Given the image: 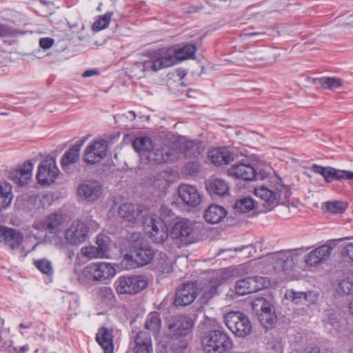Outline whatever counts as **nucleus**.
Segmentation results:
<instances>
[{
	"mask_svg": "<svg viewBox=\"0 0 353 353\" xmlns=\"http://www.w3.org/2000/svg\"><path fill=\"white\" fill-rule=\"evenodd\" d=\"M254 194L261 200L265 210L270 211L279 203H286L292 192L290 188L283 184L280 179H276L275 182L271 181L254 188Z\"/></svg>",
	"mask_w": 353,
	"mask_h": 353,
	"instance_id": "f257e3e1",
	"label": "nucleus"
},
{
	"mask_svg": "<svg viewBox=\"0 0 353 353\" xmlns=\"http://www.w3.org/2000/svg\"><path fill=\"white\" fill-rule=\"evenodd\" d=\"M154 252L142 240L135 241L130 247V253L126 254L122 265L127 269H133L148 264L154 258Z\"/></svg>",
	"mask_w": 353,
	"mask_h": 353,
	"instance_id": "f03ea898",
	"label": "nucleus"
},
{
	"mask_svg": "<svg viewBox=\"0 0 353 353\" xmlns=\"http://www.w3.org/2000/svg\"><path fill=\"white\" fill-rule=\"evenodd\" d=\"M201 344L206 353H228L233 346L229 335L220 330L206 332L202 338Z\"/></svg>",
	"mask_w": 353,
	"mask_h": 353,
	"instance_id": "7ed1b4c3",
	"label": "nucleus"
},
{
	"mask_svg": "<svg viewBox=\"0 0 353 353\" xmlns=\"http://www.w3.org/2000/svg\"><path fill=\"white\" fill-rule=\"evenodd\" d=\"M114 267L107 262H94L83 268L81 278L87 282H103L114 276Z\"/></svg>",
	"mask_w": 353,
	"mask_h": 353,
	"instance_id": "20e7f679",
	"label": "nucleus"
},
{
	"mask_svg": "<svg viewBox=\"0 0 353 353\" xmlns=\"http://www.w3.org/2000/svg\"><path fill=\"white\" fill-rule=\"evenodd\" d=\"M165 68L174 65L177 61L195 59L196 47L193 44H187L181 48L172 46L168 48L159 49Z\"/></svg>",
	"mask_w": 353,
	"mask_h": 353,
	"instance_id": "39448f33",
	"label": "nucleus"
},
{
	"mask_svg": "<svg viewBox=\"0 0 353 353\" xmlns=\"http://www.w3.org/2000/svg\"><path fill=\"white\" fill-rule=\"evenodd\" d=\"M177 145L169 141L161 145L154 144L145 159L148 162L157 164L173 162L177 160Z\"/></svg>",
	"mask_w": 353,
	"mask_h": 353,
	"instance_id": "423d86ee",
	"label": "nucleus"
},
{
	"mask_svg": "<svg viewBox=\"0 0 353 353\" xmlns=\"http://www.w3.org/2000/svg\"><path fill=\"white\" fill-rule=\"evenodd\" d=\"M143 225L145 232L155 243H163L170 236L168 226L159 216L150 215L144 217Z\"/></svg>",
	"mask_w": 353,
	"mask_h": 353,
	"instance_id": "0eeeda50",
	"label": "nucleus"
},
{
	"mask_svg": "<svg viewBox=\"0 0 353 353\" xmlns=\"http://www.w3.org/2000/svg\"><path fill=\"white\" fill-rule=\"evenodd\" d=\"M170 238L179 245L193 243L196 239L194 224L188 219L176 221L170 231Z\"/></svg>",
	"mask_w": 353,
	"mask_h": 353,
	"instance_id": "6e6552de",
	"label": "nucleus"
},
{
	"mask_svg": "<svg viewBox=\"0 0 353 353\" xmlns=\"http://www.w3.org/2000/svg\"><path fill=\"white\" fill-rule=\"evenodd\" d=\"M224 319L228 329L237 336L245 337L252 330L249 318L240 312H230Z\"/></svg>",
	"mask_w": 353,
	"mask_h": 353,
	"instance_id": "1a4fd4ad",
	"label": "nucleus"
},
{
	"mask_svg": "<svg viewBox=\"0 0 353 353\" xmlns=\"http://www.w3.org/2000/svg\"><path fill=\"white\" fill-rule=\"evenodd\" d=\"M303 252V248L283 250L272 254L269 258L275 262L274 265L275 270L286 272L298 263L299 256Z\"/></svg>",
	"mask_w": 353,
	"mask_h": 353,
	"instance_id": "9d476101",
	"label": "nucleus"
},
{
	"mask_svg": "<svg viewBox=\"0 0 353 353\" xmlns=\"http://www.w3.org/2000/svg\"><path fill=\"white\" fill-rule=\"evenodd\" d=\"M115 285L119 294H136L147 287L148 281L143 276H123Z\"/></svg>",
	"mask_w": 353,
	"mask_h": 353,
	"instance_id": "9b49d317",
	"label": "nucleus"
},
{
	"mask_svg": "<svg viewBox=\"0 0 353 353\" xmlns=\"http://www.w3.org/2000/svg\"><path fill=\"white\" fill-rule=\"evenodd\" d=\"M59 173V170L55 159L52 157H47L39 163L37 179L41 185H50L55 181Z\"/></svg>",
	"mask_w": 353,
	"mask_h": 353,
	"instance_id": "f8f14e48",
	"label": "nucleus"
},
{
	"mask_svg": "<svg viewBox=\"0 0 353 353\" xmlns=\"http://www.w3.org/2000/svg\"><path fill=\"white\" fill-rule=\"evenodd\" d=\"M252 305L254 310L259 312L258 319L264 327H272L276 323L277 316L275 311L273 307L265 299H256L252 302Z\"/></svg>",
	"mask_w": 353,
	"mask_h": 353,
	"instance_id": "ddd939ff",
	"label": "nucleus"
},
{
	"mask_svg": "<svg viewBox=\"0 0 353 353\" xmlns=\"http://www.w3.org/2000/svg\"><path fill=\"white\" fill-rule=\"evenodd\" d=\"M165 68L160 56L159 50L150 53L149 59L139 61L134 63L133 71L134 75L138 78H141L146 72H157L159 70Z\"/></svg>",
	"mask_w": 353,
	"mask_h": 353,
	"instance_id": "4468645a",
	"label": "nucleus"
},
{
	"mask_svg": "<svg viewBox=\"0 0 353 353\" xmlns=\"http://www.w3.org/2000/svg\"><path fill=\"white\" fill-rule=\"evenodd\" d=\"M269 280L263 276L247 277L239 279L235 284V292L239 295L253 293L269 285Z\"/></svg>",
	"mask_w": 353,
	"mask_h": 353,
	"instance_id": "2eb2a0df",
	"label": "nucleus"
},
{
	"mask_svg": "<svg viewBox=\"0 0 353 353\" xmlns=\"http://www.w3.org/2000/svg\"><path fill=\"white\" fill-rule=\"evenodd\" d=\"M108 142L103 139L92 141L85 148L83 160L89 164H96L107 156Z\"/></svg>",
	"mask_w": 353,
	"mask_h": 353,
	"instance_id": "dca6fc26",
	"label": "nucleus"
},
{
	"mask_svg": "<svg viewBox=\"0 0 353 353\" xmlns=\"http://www.w3.org/2000/svg\"><path fill=\"white\" fill-rule=\"evenodd\" d=\"M97 246L89 245L81 248V254L89 259L109 258V238L103 234L97 237Z\"/></svg>",
	"mask_w": 353,
	"mask_h": 353,
	"instance_id": "f3484780",
	"label": "nucleus"
},
{
	"mask_svg": "<svg viewBox=\"0 0 353 353\" xmlns=\"http://www.w3.org/2000/svg\"><path fill=\"white\" fill-rule=\"evenodd\" d=\"M88 232L89 227L85 223L75 221L65 230V239L70 244L78 245L86 241Z\"/></svg>",
	"mask_w": 353,
	"mask_h": 353,
	"instance_id": "a211bd4d",
	"label": "nucleus"
},
{
	"mask_svg": "<svg viewBox=\"0 0 353 353\" xmlns=\"http://www.w3.org/2000/svg\"><path fill=\"white\" fill-rule=\"evenodd\" d=\"M33 167L34 165L30 161H25L9 172V179L18 186H25L32 177Z\"/></svg>",
	"mask_w": 353,
	"mask_h": 353,
	"instance_id": "6ab92c4d",
	"label": "nucleus"
},
{
	"mask_svg": "<svg viewBox=\"0 0 353 353\" xmlns=\"http://www.w3.org/2000/svg\"><path fill=\"white\" fill-rule=\"evenodd\" d=\"M197 296V287L194 283L182 285L176 292L174 303L176 306L190 304Z\"/></svg>",
	"mask_w": 353,
	"mask_h": 353,
	"instance_id": "aec40b11",
	"label": "nucleus"
},
{
	"mask_svg": "<svg viewBox=\"0 0 353 353\" xmlns=\"http://www.w3.org/2000/svg\"><path fill=\"white\" fill-rule=\"evenodd\" d=\"M223 276L219 272H214L208 279L207 283L201 288V299L207 303L211 298L218 294L217 288L222 283Z\"/></svg>",
	"mask_w": 353,
	"mask_h": 353,
	"instance_id": "412c9836",
	"label": "nucleus"
},
{
	"mask_svg": "<svg viewBox=\"0 0 353 353\" xmlns=\"http://www.w3.org/2000/svg\"><path fill=\"white\" fill-rule=\"evenodd\" d=\"M23 236L22 233L14 228L0 225V243L4 244L12 250L19 248Z\"/></svg>",
	"mask_w": 353,
	"mask_h": 353,
	"instance_id": "4be33fe9",
	"label": "nucleus"
},
{
	"mask_svg": "<svg viewBox=\"0 0 353 353\" xmlns=\"http://www.w3.org/2000/svg\"><path fill=\"white\" fill-rule=\"evenodd\" d=\"M178 194L183 202L187 205L194 207L201 202L202 196L194 185H181L178 188Z\"/></svg>",
	"mask_w": 353,
	"mask_h": 353,
	"instance_id": "5701e85b",
	"label": "nucleus"
},
{
	"mask_svg": "<svg viewBox=\"0 0 353 353\" xmlns=\"http://www.w3.org/2000/svg\"><path fill=\"white\" fill-rule=\"evenodd\" d=\"M193 322L187 316H180L169 321L168 327L173 335L181 336L187 335L192 327Z\"/></svg>",
	"mask_w": 353,
	"mask_h": 353,
	"instance_id": "b1692460",
	"label": "nucleus"
},
{
	"mask_svg": "<svg viewBox=\"0 0 353 353\" xmlns=\"http://www.w3.org/2000/svg\"><path fill=\"white\" fill-rule=\"evenodd\" d=\"M332 248L327 244L322 245L305 255L304 261L310 266H316L328 259Z\"/></svg>",
	"mask_w": 353,
	"mask_h": 353,
	"instance_id": "393cba45",
	"label": "nucleus"
},
{
	"mask_svg": "<svg viewBox=\"0 0 353 353\" xmlns=\"http://www.w3.org/2000/svg\"><path fill=\"white\" fill-rule=\"evenodd\" d=\"M176 143L178 157L177 159L183 156L186 159H197L201 153V148L198 141L189 140L184 143L173 142Z\"/></svg>",
	"mask_w": 353,
	"mask_h": 353,
	"instance_id": "a878e982",
	"label": "nucleus"
},
{
	"mask_svg": "<svg viewBox=\"0 0 353 353\" xmlns=\"http://www.w3.org/2000/svg\"><path fill=\"white\" fill-rule=\"evenodd\" d=\"M143 209L141 206L132 203L121 204L118 209L119 216L128 222H136L143 217Z\"/></svg>",
	"mask_w": 353,
	"mask_h": 353,
	"instance_id": "bb28decb",
	"label": "nucleus"
},
{
	"mask_svg": "<svg viewBox=\"0 0 353 353\" xmlns=\"http://www.w3.org/2000/svg\"><path fill=\"white\" fill-rule=\"evenodd\" d=\"M228 174L235 179L250 181L256 176L255 169L250 163H236L228 170Z\"/></svg>",
	"mask_w": 353,
	"mask_h": 353,
	"instance_id": "cd10ccee",
	"label": "nucleus"
},
{
	"mask_svg": "<svg viewBox=\"0 0 353 353\" xmlns=\"http://www.w3.org/2000/svg\"><path fill=\"white\" fill-rule=\"evenodd\" d=\"M77 192L79 196L93 201L100 196L101 187L97 181H87L79 185Z\"/></svg>",
	"mask_w": 353,
	"mask_h": 353,
	"instance_id": "c85d7f7f",
	"label": "nucleus"
},
{
	"mask_svg": "<svg viewBox=\"0 0 353 353\" xmlns=\"http://www.w3.org/2000/svg\"><path fill=\"white\" fill-rule=\"evenodd\" d=\"M209 159L216 165L228 164L234 160L235 155L227 148H213L208 151Z\"/></svg>",
	"mask_w": 353,
	"mask_h": 353,
	"instance_id": "c756f323",
	"label": "nucleus"
},
{
	"mask_svg": "<svg viewBox=\"0 0 353 353\" xmlns=\"http://www.w3.org/2000/svg\"><path fill=\"white\" fill-rule=\"evenodd\" d=\"M83 144V141L77 142L64 152L61 160V165L63 170H68L71 165L79 161Z\"/></svg>",
	"mask_w": 353,
	"mask_h": 353,
	"instance_id": "7c9ffc66",
	"label": "nucleus"
},
{
	"mask_svg": "<svg viewBox=\"0 0 353 353\" xmlns=\"http://www.w3.org/2000/svg\"><path fill=\"white\" fill-rule=\"evenodd\" d=\"M113 330L105 327L99 329L96 341L104 350V353H113Z\"/></svg>",
	"mask_w": 353,
	"mask_h": 353,
	"instance_id": "2f4dec72",
	"label": "nucleus"
},
{
	"mask_svg": "<svg viewBox=\"0 0 353 353\" xmlns=\"http://www.w3.org/2000/svg\"><path fill=\"white\" fill-rule=\"evenodd\" d=\"M134 353H153L150 336L144 332H138L134 339Z\"/></svg>",
	"mask_w": 353,
	"mask_h": 353,
	"instance_id": "473e14b6",
	"label": "nucleus"
},
{
	"mask_svg": "<svg viewBox=\"0 0 353 353\" xmlns=\"http://www.w3.org/2000/svg\"><path fill=\"white\" fill-rule=\"evenodd\" d=\"M226 210L219 205H211L205 211L204 218L205 221L211 224H216L221 222L226 216Z\"/></svg>",
	"mask_w": 353,
	"mask_h": 353,
	"instance_id": "72a5a7b5",
	"label": "nucleus"
},
{
	"mask_svg": "<svg viewBox=\"0 0 353 353\" xmlns=\"http://www.w3.org/2000/svg\"><path fill=\"white\" fill-rule=\"evenodd\" d=\"M153 145L151 139L145 137H138L132 142L133 148L143 159L146 158Z\"/></svg>",
	"mask_w": 353,
	"mask_h": 353,
	"instance_id": "f704fd0d",
	"label": "nucleus"
},
{
	"mask_svg": "<svg viewBox=\"0 0 353 353\" xmlns=\"http://www.w3.org/2000/svg\"><path fill=\"white\" fill-rule=\"evenodd\" d=\"M310 169L311 171L322 175L326 182L330 183L333 180L339 181L338 175H339L340 170H336L330 166L323 167L316 164H314Z\"/></svg>",
	"mask_w": 353,
	"mask_h": 353,
	"instance_id": "c9c22d12",
	"label": "nucleus"
},
{
	"mask_svg": "<svg viewBox=\"0 0 353 353\" xmlns=\"http://www.w3.org/2000/svg\"><path fill=\"white\" fill-rule=\"evenodd\" d=\"M208 188L210 191L219 196H224L229 192L228 184L221 179L211 180L208 185Z\"/></svg>",
	"mask_w": 353,
	"mask_h": 353,
	"instance_id": "e433bc0d",
	"label": "nucleus"
},
{
	"mask_svg": "<svg viewBox=\"0 0 353 353\" xmlns=\"http://www.w3.org/2000/svg\"><path fill=\"white\" fill-rule=\"evenodd\" d=\"M335 290L338 294L342 295L353 294V274L339 281Z\"/></svg>",
	"mask_w": 353,
	"mask_h": 353,
	"instance_id": "4c0bfd02",
	"label": "nucleus"
},
{
	"mask_svg": "<svg viewBox=\"0 0 353 353\" xmlns=\"http://www.w3.org/2000/svg\"><path fill=\"white\" fill-rule=\"evenodd\" d=\"M161 319L158 312H153L150 313L145 322V327L148 330L157 334L161 327Z\"/></svg>",
	"mask_w": 353,
	"mask_h": 353,
	"instance_id": "58836bf2",
	"label": "nucleus"
},
{
	"mask_svg": "<svg viewBox=\"0 0 353 353\" xmlns=\"http://www.w3.org/2000/svg\"><path fill=\"white\" fill-rule=\"evenodd\" d=\"M12 199V187L6 183L0 184V205L3 208L8 206Z\"/></svg>",
	"mask_w": 353,
	"mask_h": 353,
	"instance_id": "ea45409f",
	"label": "nucleus"
},
{
	"mask_svg": "<svg viewBox=\"0 0 353 353\" xmlns=\"http://www.w3.org/2000/svg\"><path fill=\"white\" fill-rule=\"evenodd\" d=\"M255 208V201L249 197H245L237 201L234 206L236 212L247 213Z\"/></svg>",
	"mask_w": 353,
	"mask_h": 353,
	"instance_id": "a19ab883",
	"label": "nucleus"
},
{
	"mask_svg": "<svg viewBox=\"0 0 353 353\" xmlns=\"http://www.w3.org/2000/svg\"><path fill=\"white\" fill-rule=\"evenodd\" d=\"M63 221L61 214L53 213L50 214L43 221V227L49 230L57 229Z\"/></svg>",
	"mask_w": 353,
	"mask_h": 353,
	"instance_id": "79ce46f5",
	"label": "nucleus"
},
{
	"mask_svg": "<svg viewBox=\"0 0 353 353\" xmlns=\"http://www.w3.org/2000/svg\"><path fill=\"white\" fill-rule=\"evenodd\" d=\"M34 265L43 274H47L48 276L53 274L54 270L52 263L50 261L46 259L35 260L34 261Z\"/></svg>",
	"mask_w": 353,
	"mask_h": 353,
	"instance_id": "37998d69",
	"label": "nucleus"
},
{
	"mask_svg": "<svg viewBox=\"0 0 353 353\" xmlns=\"http://www.w3.org/2000/svg\"><path fill=\"white\" fill-rule=\"evenodd\" d=\"M111 13H106L104 15L99 16L97 20L92 25V30L100 31L105 29L110 24L111 20Z\"/></svg>",
	"mask_w": 353,
	"mask_h": 353,
	"instance_id": "c03bdc74",
	"label": "nucleus"
},
{
	"mask_svg": "<svg viewBox=\"0 0 353 353\" xmlns=\"http://www.w3.org/2000/svg\"><path fill=\"white\" fill-rule=\"evenodd\" d=\"M321 86L324 88L334 90L342 87L341 79L335 77H322Z\"/></svg>",
	"mask_w": 353,
	"mask_h": 353,
	"instance_id": "a18cd8bd",
	"label": "nucleus"
},
{
	"mask_svg": "<svg viewBox=\"0 0 353 353\" xmlns=\"http://www.w3.org/2000/svg\"><path fill=\"white\" fill-rule=\"evenodd\" d=\"M286 299L296 305H304V292L288 290L285 294Z\"/></svg>",
	"mask_w": 353,
	"mask_h": 353,
	"instance_id": "49530a36",
	"label": "nucleus"
},
{
	"mask_svg": "<svg viewBox=\"0 0 353 353\" xmlns=\"http://www.w3.org/2000/svg\"><path fill=\"white\" fill-rule=\"evenodd\" d=\"M347 207V203L343 201H331L326 203V209L334 214H342Z\"/></svg>",
	"mask_w": 353,
	"mask_h": 353,
	"instance_id": "de8ad7c7",
	"label": "nucleus"
},
{
	"mask_svg": "<svg viewBox=\"0 0 353 353\" xmlns=\"http://www.w3.org/2000/svg\"><path fill=\"white\" fill-rule=\"evenodd\" d=\"M171 265V259H168L165 254H163V257H162V259L158 263V265H159L158 268L161 272L168 273L170 272L172 269Z\"/></svg>",
	"mask_w": 353,
	"mask_h": 353,
	"instance_id": "09e8293b",
	"label": "nucleus"
},
{
	"mask_svg": "<svg viewBox=\"0 0 353 353\" xmlns=\"http://www.w3.org/2000/svg\"><path fill=\"white\" fill-rule=\"evenodd\" d=\"M323 321L325 325L330 324L334 327H338V317L337 315L333 312L329 311L326 312Z\"/></svg>",
	"mask_w": 353,
	"mask_h": 353,
	"instance_id": "8fccbe9b",
	"label": "nucleus"
},
{
	"mask_svg": "<svg viewBox=\"0 0 353 353\" xmlns=\"http://www.w3.org/2000/svg\"><path fill=\"white\" fill-rule=\"evenodd\" d=\"M200 163L197 160L189 161L185 165V170L189 174L193 175L199 172L200 170Z\"/></svg>",
	"mask_w": 353,
	"mask_h": 353,
	"instance_id": "3c124183",
	"label": "nucleus"
},
{
	"mask_svg": "<svg viewBox=\"0 0 353 353\" xmlns=\"http://www.w3.org/2000/svg\"><path fill=\"white\" fill-rule=\"evenodd\" d=\"M342 255L345 257V260L349 259L352 263V272L353 274V243H350L346 245L343 252Z\"/></svg>",
	"mask_w": 353,
	"mask_h": 353,
	"instance_id": "603ef678",
	"label": "nucleus"
},
{
	"mask_svg": "<svg viewBox=\"0 0 353 353\" xmlns=\"http://www.w3.org/2000/svg\"><path fill=\"white\" fill-rule=\"evenodd\" d=\"M318 300V294L314 292H304V305L315 303Z\"/></svg>",
	"mask_w": 353,
	"mask_h": 353,
	"instance_id": "864d4df0",
	"label": "nucleus"
},
{
	"mask_svg": "<svg viewBox=\"0 0 353 353\" xmlns=\"http://www.w3.org/2000/svg\"><path fill=\"white\" fill-rule=\"evenodd\" d=\"M179 345L176 343H174L172 345V350L174 353H183V352L187 348L188 344L185 341H179Z\"/></svg>",
	"mask_w": 353,
	"mask_h": 353,
	"instance_id": "5fc2aeb1",
	"label": "nucleus"
},
{
	"mask_svg": "<svg viewBox=\"0 0 353 353\" xmlns=\"http://www.w3.org/2000/svg\"><path fill=\"white\" fill-rule=\"evenodd\" d=\"M320 350L317 347H307L302 349H293L290 353H319Z\"/></svg>",
	"mask_w": 353,
	"mask_h": 353,
	"instance_id": "6e6d98bb",
	"label": "nucleus"
},
{
	"mask_svg": "<svg viewBox=\"0 0 353 353\" xmlns=\"http://www.w3.org/2000/svg\"><path fill=\"white\" fill-rule=\"evenodd\" d=\"M339 181L342 179H346L350 181H353V172L347 170H341L339 175H338Z\"/></svg>",
	"mask_w": 353,
	"mask_h": 353,
	"instance_id": "4d7b16f0",
	"label": "nucleus"
},
{
	"mask_svg": "<svg viewBox=\"0 0 353 353\" xmlns=\"http://www.w3.org/2000/svg\"><path fill=\"white\" fill-rule=\"evenodd\" d=\"M54 43V40L49 37L41 38L39 40V46L43 49L50 48Z\"/></svg>",
	"mask_w": 353,
	"mask_h": 353,
	"instance_id": "13d9d810",
	"label": "nucleus"
},
{
	"mask_svg": "<svg viewBox=\"0 0 353 353\" xmlns=\"http://www.w3.org/2000/svg\"><path fill=\"white\" fill-rule=\"evenodd\" d=\"M101 294L107 299L111 300L114 297L112 290L109 287H103L101 289Z\"/></svg>",
	"mask_w": 353,
	"mask_h": 353,
	"instance_id": "bf43d9fd",
	"label": "nucleus"
},
{
	"mask_svg": "<svg viewBox=\"0 0 353 353\" xmlns=\"http://www.w3.org/2000/svg\"><path fill=\"white\" fill-rule=\"evenodd\" d=\"M236 250L243 251L244 250L245 254H247V257L252 256L253 253L256 252L255 249L252 246V245H248L241 248H236Z\"/></svg>",
	"mask_w": 353,
	"mask_h": 353,
	"instance_id": "052dcab7",
	"label": "nucleus"
},
{
	"mask_svg": "<svg viewBox=\"0 0 353 353\" xmlns=\"http://www.w3.org/2000/svg\"><path fill=\"white\" fill-rule=\"evenodd\" d=\"M98 74L99 72L96 70H88L83 73L82 76L83 77H90Z\"/></svg>",
	"mask_w": 353,
	"mask_h": 353,
	"instance_id": "680f3d73",
	"label": "nucleus"
},
{
	"mask_svg": "<svg viewBox=\"0 0 353 353\" xmlns=\"http://www.w3.org/2000/svg\"><path fill=\"white\" fill-rule=\"evenodd\" d=\"M322 78H308V81L312 82L313 84L319 85L321 86V81Z\"/></svg>",
	"mask_w": 353,
	"mask_h": 353,
	"instance_id": "e2e57ef3",
	"label": "nucleus"
},
{
	"mask_svg": "<svg viewBox=\"0 0 353 353\" xmlns=\"http://www.w3.org/2000/svg\"><path fill=\"white\" fill-rule=\"evenodd\" d=\"M28 350H29L28 345H25L23 346L20 347V352H21L28 351Z\"/></svg>",
	"mask_w": 353,
	"mask_h": 353,
	"instance_id": "0e129e2a",
	"label": "nucleus"
},
{
	"mask_svg": "<svg viewBox=\"0 0 353 353\" xmlns=\"http://www.w3.org/2000/svg\"><path fill=\"white\" fill-rule=\"evenodd\" d=\"M6 31L3 26H0V37L5 35Z\"/></svg>",
	"mask_w": 353,
	"mask_h": 353,
	"instance_id": "69168bd1",
	"label": "nucleus"
},
{
	"mask_svg": "<svg viewBox=\"0 0 353 353\" xmlns=\"http://www.w3.org/2000/svg\"><path fill=\"white\" fill-rule=\"evenodd\" d=\"M349 310L351 314L353 315V300L350 303Z\"/></svg>",
	"mask_w": 353,
	"mask_h": 353,
	"instance_id": "338daca9",
	"label": "nucleus"
},
{
	"mask_svg": "<svg viewBox=\"0 0 353 353\" xmlns=\"http://www.w3.org/2000/svg\"><path fill=\"white\" fill-rule=\"evenodd\" d=\"M30 325L28 323V324L21 323L19 325L20 328H28V327H30Z\"/></svg>",
	"mask_w": 353,
	"mask_h": 353,
	"instance_id": "774afa93",
	"label": "nucleus"
}]
</instances>
